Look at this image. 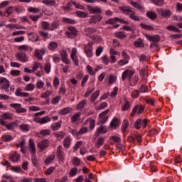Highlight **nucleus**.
<instances>
[{
    "mask_svg": "<svg viewBox=\"0 0 182 182\" xmlns=\"http://www.w3.org/2000/svg\"><path fill=\"white\" fill-rule=\"evenodd\" d=\"M67 29L68 31L65 32V35H67L68 38L73 39L77 36V29L75 28V27L69 26Z\"/></svg>",
    "mask_w": 182,
    "mask_h": 182,
    "instance_id": "f257e3e1",
    "label": "nucleus"
},
{
    "mask_svg": "<svg viewBox=\"0 0 182 182\" xmlns=\"http://www.w3.org/2000/svg\"><path fill=\"white\" fill-rule=\"evenodd\" d=\"M0 124H1V126H4L7 130H14L15 127L18 126V122H10L9 124H6L5 121L2 119V118H0Z\"/></svg>",
    "mask_w": 182,
    "mask_h": 182,
    "instance_id": "f03ea898",
    "label": "nucleus"
},
{
    "mask_svg": "<svg viewBox=\"0 0 182 182\" xmlns=\"http://www.w3.org/2000/svg\"><path fill=\"white\" fill-rule=\"evenodd\" d=\"M10 107H12L13 109H15L16 113L21 114V113H26L27 112L26 108L22 107V105L21 104H16V103L11 104Z\"/></svg>",
    "mask_w": 182,
    "mask_h": 182,
    "instance_id": "7ed1b4c3",
    "label": "nucleus"
},
{
    "mask_svg": "<svg viewBox=\"0 0 182 182\" xmlns=\"http://www.w3.org/2000/svg\"><path fill=\"white\" fill-rule=\"evenodd\" d=\"M142 112H144V107H143V105H136L133 108L131 116L134 117V116H136V113H137V114H141Z\"/></svg>",
    "mask_w": 182,
    "mask_h": 182,
    "instance_id": "20e7f679",
    "label": "nucleus"
},
{
    "mask_svg": "<svg viewBox=\"0 0 182 182\" xmlns=\"http://www.w3.org/2000/svg\"><path fill=\"white\" fill-rule=\"evenodd\" d=\"M15 56L17 60H19L20 62H28V57L26 56V53L22 51L17 53Z\"/></svg>",
    "mask_w": 182,
    "mask_h": 182,
    "instance_id": "39448f33",
    "label": "nucleus"
},
{
    "mask_svg": "<svg viewBox=\"0 0 182 182\" xmlns=\"http://www.w3.org/2000/svg\"><path fill=\"white\" fill-rule=\"evenodd\" d=\"M76 55H77V49L76 48H73L70 55L71 59H73L75 66H79V59Z\"/></svg>",
    "mask_w": 182,
    "mask_h": 182,
    "instance_id": "423d86ee",
    "label": "nucleus"
},
{
    "mask_svg": "<svg viewBox=\"0 0 182 182\" xmlns=\"http://www.w3.org/2000/svg\"><path fill=\"white\" fill-rule=\"evenodd\" d=\"M158 14H159V15L161 16H163L164 18H170L171 16V11H170V10L168 9H160L158 11Z\"/></svg>",
    "mask_w": 182,
    "mask_h": 182,
    "instance_id": "0eeeda50",
    "label": "nucleus"
},
{
    "mask_svg": "<svg viewBox=\"0 0 182 182\" xmlns=\"http://www.w3.org/2000/svg\"><path fill=\"white\" fill-rule=\"evenodd\" d=\"M145 36L150 42H154L155 43H159V41L161 39L159 35L150 36L149 34H145Z\"/></svg>",
    "mask_w": 182,
    "mask_h": 182,
    "instance_id": "6e6552de",
    "label": "nucleus"
},
{
    "mask_svg": "<svg viewBox=\"0 0 182 182\" xmlns=\"http://www.w3.org/2000/svg\"><path fill=\"white\" fill-rule=\"evenodd\" d=\"M62 145H59L57 149V157L59 161H63L65 160V154H63V151H62Z\"/></svg>",
    "mask_w": 182,
    "mask_h": 182,
    "instance_id": "1a4fd4ad",
    "label": "nucleus"
},
{
    "mask_svg": "<svg viewBox=\"0 0 182 182\" xmlns=\"http://www.w3.org/2000/svg\"><path fill=\"white\" fill-rule=\"evenodd\" d=\"M0 85H2V89H9V86H11V83H9V80L5 77H2L0 79Z\"/></svg>",
    "mask_w": 182,
    "mask_h": 182,
    "instance_id": "9d476101",
    "label": "nucleus"
},
{
    "mask_svg": "<svg viewBox=\"0 0 182 182\" xmlns=\"http://www.w3.org/2000/svg\"><path fill=\"white\" fill-rule=\"evenodd\" d=\"M93 47L92 46V44L89 43L87 46L85 48V52L87 53V56L88 58H92L93 56Z\"/></svg>",
    "mask_w": 182,
    "mask_h": 182,
    "instance_id": "9b49d317",
    "label": "nucleus"
},
{
    "mask_svg": "<svg viewBox=\"0 0 182 182\" xmlns=\"http://www.w3.org/2000/svg\"><path fill=\"white\" fill-rule=\"evenodd\" d=\"M45 53H46V50L45 48L35 50V56H36L39 60H42V59H43L42 55H45Z\"/></svg>",
    "mask_w": 182,
    "mask_h": 182,
    "instance_id": "f8f14e48",
    "label": "nucleus"
},
{
    "mask_svg": "<svg viewBox=\"0 0 182 182\" xmlns=\"http://www.w3.org/2000/svg\"><path fill=\"white\" fill-rule=\"evenodd\" d=\"M103 19V16L100 15L92 16L90 18V23H97Z\"/></svg>",
    "mask_w": 182,
    "mask_h": 182,
    "instance_id": "ddd939ff",
    "label": "nucleus"
},
{
    "mask_svg": "<svg viewBox=\"0 0 182 182\" xmlns=\"http://www.w3.org/2000/svg\"><path fill=\"white\" fill-rule=\"evenodd\" d=\"M87 8L90 14H102V9L97 6L93 7L92 6H87Z\"/></svg>",
    "mask_w": 182,
    "mask_h": 182,
    "instance_id": "4468645a",
    "label": "nucleus"
},
{
    "mask_svg": "<svg viewBox=\"0 0 182 182\" xmlns=\"http://www.w3.org/2000/svg\"><path fill=\"white\" fill-rule=\"evenodd\" d=\"M15 95H16V96H18L20 97H29V93L23 92L22 88H21V87H18L16 89Z\"/></svg>",
    "mask_w": 182,
    "mask_h": 182,
    "instance_id": "2eb2a0df",
    "label": "nucleus"
},
{
    "mask_svg": "<svg viewBox=\"0 0 182 182\" xmlns=\"http://www.w3.org/2000/svg\"><path fill=\"white\" fill-rule=\"evenodd\" d=\"M48 146H49V140L48 139L43 140L38 144V147L41 149V151L45 150Z\"/></svg>",
    "mask_w": 182,
    "mask_h": 182,
    "instance_id": "dca6fc26",
    "label": "nucleus"
},
{
    "mask_svg": "<svg viewBox=\"0 0 182 182\" xmlns=\"http://www.w3.org/2000/svg\"><path fill=\"white\" fill-rule=\"evenodd\" d=\"M110 127L112 129H117L120 126V120L117 118H114L109 124Z\"/></svg>",
    "mask_w": 182,
    "mask_h": 182,
    "instance_id": "f3484780",
    "label": "nucleus"
},
{
    "mask_svg": "<svg viewBox=\"0 0 182 182\" xmlns=\"http://www.w3.org/2000/svg\"><path fill=\"white\" fill-rule=\"evenodd\" d=\"M29 151L31 154H35L36 153V147H35V142L33 139H29Z\"/></svg>",
    "mask_w": 182,
    "mask_h": 182,
    "instance_id": "a211bd4d",
    "label": "nucleus"
},
{
    "mask_svg": "<svg viewBox=\"0 0 182 182\" xmlns=\"http://www.w3.org/2000/svg\"><path fill=\"white\" fill-rule=\"evenodd\" d=\"M60 55L63 62H64V63H65L66 65H69V63H70V60H69V58H68V53L63 50L61 51Z\"/></svg>",
    "mask_w": 182,
    "mask_h": 182,
    "instance_id": "6ab92c4d",
    "label": "nucleus"
},
{
    "mask_svg": "<svg viewBox=\"0 0 182 182\" xmlns=\"http://www.w3.org/2000/svg\"><path fill=\"white\" fill-rule=\"evenodd\" d=\"M119 9L123 12V14H125V15H129L132 11V7L127 6H119Z\"/></svg>",
    "mask_w": 182,
    "mask_h": 182,
    "instance_id": "aec40b11",
    "label": "nucleus"
},
{
    "mask_svg": "<svg viewBox=\"0 0 182 182\" xmlns=\"http://www.w3.org/2000/svg\"><path fill=\"white\" fill-rule=\"evenodd\" d=\"M129 17L130 18V19H132V21H136L137 22H139L140 21V18L137 16H136V11L131 10V12H129V14H128Z\"/></svg>",
    "mask_w": 182,
    "mask_h": 182,
    "instance_id": "412c9836",
    "label": "nucleus"
},
{
    "mask_svg": "<svg viewBox=\"0 0 182 182\" xmlns=\"http://www.w3.org/2000/svg\"><path fill=\"white\" fill-rule=\"evenodd\" d=\"M105 133H107V129H106L105 126L101 125L100 127L97 129V131H96L97 136H99L100 134H105Z\"/></svg>",
    "mask_w": 182,
    "mask_h": 182,
    "instance_id": "4be33fe9",
    "label": "nucleus"
},
{
    "mask_svg": "<svg viewBox=\"0 0 182 182\" xmlns=\"http://www.w3.org/2000/svg\"><path fill=\"white\" fill-rule=\"evenodd\" d=\"M62 127V121H58V122H55L51 125V129L53 132H56V130H59Z\"/></svg>",
    "mask_w": 182,
    "mask_h": 182,
    "instance_id": "5701e85b",
    "label": "nucleus"
},
{
    "mask_svg": "<svg viewBox=\"0 0 182 182\" xmlns=\"http://www.w3.org/2000/svg\"><path fill=\"white\" fill-rule=\"evenodd\" d=\"M100 95V90H97L95 91L91 96L90 99V102H91V103H95V100H96V99H97V97H99V95Z\"/></svg>",
    "mask_w": 182,
    "mask_h": 182,
    "instance_id": "b1692460",
    "label": "nucleus"
},
{
    "mask_svg": "<svg viewBox=\"0 0 182 182\" xmlns=\"http://www.w3.org/2000/svg\"><path fill=\"white\" fill-rule=\"evenodd\" d=\"M131 5L134 6V8H136V9H139V11H143L144 9V7L143 6L140 5V2H135V1H131Z\"/></svg>",
    "mask_w": 182,
    "mask_h": 182,
    "instance_id": "393cba45",
    "label": "nucleus"
},
{
    "mask_svg": "<svg viewBox=\"0 0 182 182\" xmlns=\"http://www.w3.org/2000/svg\"><path fill=\"white\" fill-rule=\"evenodd\" d=\"M129 128V120L124 119L122 126V133H126V130Z\"/></svg>",
    "mask_w": 182,
    "mask_h": 182,
    "instance_id": "a878e982",
    "label": "nucleus"
},
{
    "mask_svg": "<svg viewBox=\"0 0 182 182\" xmlns=\"http://www.w3.org/2000/svg\"><path fill=\"white\" fill-rule=\"evenodd\" d=\"M146 16L149 18V19L154 21V19L157 18V14H156L154 11H148L146 13Z\"/></svg>",
    "mask_w": 182,
    "mask_h": 182,
    "instance_id": "bb28decb",
    "label": "nucleus"
},
{
    "mask_svg": "<svg viewBox=\"0 0 182 182\" xmlns=\"http://www.w3.org/2000/svg\"><path fill=\"white\" fill-rule=\"evenodd\" d=\"M53 92L52 91H46V92H43L41 94V97L43 98V99H47V102L48 103H49V99H48V97H49V96H50V95H52Z\"/></svg>",
    "mask_w": 182,
    "mask_h": 182,
    "instance_id": "cd10ccee",
    "label": "nucleus"
},
{
    "mask_svg": "<svg viewBox=\"0 0 182 182\" xmlns=\"http://www.w3.org/2000/svg\"><path fill=\"white\" fill-rule=\"evenodd\" d=\"M140 26H141L143 29H145L146 31H154V27L150 25L141 23H140Z\"/></svg>",
    "mask_w": 182,
    "mask_h": 182,
    "instance_id": "c85d7f7f",
    "label": "nucleus"
},
{
    "mask_svg": "<svg viewBox=\"0 0 182 182\" xmlns=\"http://www.w3.org/2000/svg\"><path fill=\"white\" fill-rule=\"evenodd\" d=\"M45 5H50V6H55L56 5V1L55 0H43L42 1Z\"/></svg>",
    "mask_w": 182,
    "mask_h": 182,
    "instance_id": "c756f323",
    "label": "nucleus"
},
{
    "mask_svg": "<svg viewBox=\"0 0 182 182\" xmlns=\"http://www.w3.org/2000/svg\"><path fill=\"white\" fill-rule=\"evenodd\" d=\"M86 102H87L86 100H83L80 103H78L76 106V109L80 110V109H83V107L86 106Z\"/></svg>",
    "mask_w": 182,
    "mask_h": 182,
    "instance_id": "7c9ffc66",
    "label": "nucleus"
},
{
    "mask_svg": "<svg viewBox=\"0 0 182 182\" xmlns=\"http://www.w3.org/2000/svg\"><path fill=\"white\" fill-rule=\"evenodd\" d=\"M114 36H116V38H118V39H124L126 38V34H124V33L119 31V32H116L114 33Z\"/></svg>",
    "mask_w": 182,
    "mask_h": 182,
    "instance_id": "2f4dec72",
    "label": "nucleus"
},
{
    "mask_svg": "<svg viewBox=\"0 0 182 182\" xmlns=\"http://www.w3.org/2000/svg\"><path fill=\"white\" fill-rule=\"evenodd\" d=\"M166 29H168V31H171L172 32H176L178 33H180V32H181L180 29L177 28V27L173 26H168L166 27Z\"/></svg>",
    "mask_w": 182,
    "mask_h": 182,
    "instance_id": "473e14b6",
    "label": "nucleus"
},
{
    "mask_svg": "<svg viewBox=\"0 0 182 182\" xmlns=\"http://www.w3.org/2000/svg\"><path fill=\"white\" fill-rule=\"evenodd\" d=\"M70 141H71V139L70 137L65 138L63 140L64 147H65L66 149H68L69 146H70Z\"/></svg>",
    "mask_w": 182,
    "mask_h": 182,
    "instance_id": "72a5a7b5",
    "label": "nucleus"
},
{
    "mask_svg": "<svg viewBox=\"0 0 182 182\" xmlns=\"http://www.w3.org/2000/svg\"><path fill=\"white\" fill-rule=\"evenodd\" d=\"M70 112H72V108L70 107L63 108L62 110L60 111V114H62V115L68 114V113H70Z\"/></svg>",
    "mask_w": 182,
    "mask_h": 182,
    "instance_id": "f704fd0d",
    "label": "nucleus"
},
{
    "mask_svg": "<svg viewBox=\"0 0 182 182\" xmlns=\"http://www.w3.org/2000/svg\"><path fill=\"white\" fill-rule=\"evenodd\" d=\"M76 15L79 18H87L88 15L87 13H85L84 11H77Z\"/></svg>",
    "mask_w": 182,
    "mask_h": 182,
    "instance_id": "c9c22d12",
    "label": "nucleus"
},
{
    "mask_svg": "<svg viewBox=\"0 0 182 182\" xmlns=\"http://www.w3.org/2000/svg\"><path fill=\"white\" fill-rule=\"evenodd\" d=\"M19 159H21V156H19V154L15 153L13 154L11 157H10V160H11V161H18V160H19Z\"/></svg>",
    "mask_w": 182,
    "mask_h": 182,
    "instance_id": "e433bc0d",
    "label": "nucleus"
},
{
    "mask_svg": "<svg viewBox=\"0 0 182 182\" xmlns=\"http://www.w3.org/2000/svg\"><path fill=\"white\" fill-rule=\"evenodd\" d=\"M14 9H15V7L14 6L9 7L6 12L4 13V16H9L10 15H12Z\"/></svg>",
    "mask_w": 182,
    "mask_h": 182,
    "instance_id": "4c0bfd02",
    "label": "nucleus"
},
{
    "mask_svg": "<svg viewBox=\"0 0 182 182\" xmlns=\"http://www.w3.org/2000/svg\"><path fill=\"white\" fill-rule=\"evenodd\" d=\"M103 143H105V138L100 137L97 139V143H95V146L99 149V147L103 146Z\"/></svg>",
    "mask_w": 182,
    "mask_h": 182,
    "instance_id": "58836bf2",
    "label": "nucleus"
},
{
    "mask_svg": "<svg viewBox=\"0 0 182 182\" xmlns=\"http://www.w3.org/2000/svg\"><path fill=\"white\" fill-rule=\"evenodd\" d=\"M80 114H82V113L77 112V113L73 115V117L71 118L73 123H75V122H77V120L80 117Z\"/></svg>",
    "mask_w": 182,
    "mask_h": 182,
    "instance_id": "ea45409f",
    "label": "nucleus"
},
{
    "mask_svg": "<svg viewBox=\"0 0 182 182\" xmlns=\"http://www.w3.org/2000/svg\"><path fill=\"white\" fill-rule=\"evenodd\" d=\"M49 122H50V118H49L48 116L40 119V124H45V123H48Z\"/></svg>",
    "mask_w": 182,
    "mask_h": 182,
    "instance_id": "a19ab883",
    "label": "nucleus"
},
{
    "mask_svg": "<svg viewBox=\"0 0 182 182\" xmlns=\"http://www.w3.org/2000/svg\"><path fill=\"white\" fill-rule=\"evenodd\" d=\"M130 86H136L137 85V82H139V77H134V78H131L130 80Z\"/></svg>",
    "mask_w": 182,
    "mask_h": 182,
    "instance_id": "79ce46f5",
    "label": "nucleus"
},
{
    "mask_svg": "<svg viewBox=\"0 0 182 182\" xmlns=\"http://www.w3.org/2000/svg\"><path fill=\"white\" fill-rule=\"evenodd\" d=\"M53 135L57 138L60 137L61 139H63V137L66 136V134L63 132H54Z\"/></svg>",
    "mask_w": 182,
    "mask_h": 182,
    "instance_id": "37998d69",
    "label": "nucleus"
},
{
    "mask_svg": "<svg viewBox=\"0 0 182 182\" xmlns=\"http://www.w3.org/2000/svg\"><path fill=\"white\" fill-rule=\"evenodd\" d=\"M41 26L44 31H48V29H49V26H50V24L47 21H42Z\"/></svg>",
    "mask_w": 182,
    "mask_h": 182,
    "instance_id": "c03bdc74",
    "label": "nucleus"
},
{
    "mask_svg": "<svg viewBox=\"0 0 182 182\" xmlns=\"http://www.w3.org/2000/svg\"><path fill=\"white\" fill-rule=\"evenodd\" d=\"M56 48H58V44L56 43V42H50L48 45V49H50V50H55Z\"/></svg>",
    "mask_w": 182,
    "mask_h": 182,
    "instance_id": "a18cd8bd",
    "label": "nucleus"
},
{
    "mask_svg": "<svg viewBox=\"0 0 182 182\" xmlns=\"http://www.w3.org/2000/svg\"><path fill=\"white\" fill-rule=\"evenodd\" d=\"M19 129L23 130V132H29V125L25 124H21Z\"/></svg>",
    "mask_w": 182,
    "mask_h": 182,
    "instance_id": "49530a36",
    "label": "nucleus"
},
{
    "mask_svg": "<svg viewBox=\"0 0 182 182\" xmlns=\"http://www.w3.org/2000/svg\"><path fill=\"white\" fill-rule=\"evenodd\" d=\"M63 22H65V23H69L70 25H75V23H76V21L75 20L68 18H64Z\"/></svg>",
    "mask_w": 182,
    "mask_h": 182,
    "instance_id": "de8ad7c7",
    "label": "nucleus"
},
{
    "mask_svg": "<svg viewBox=\"0 0 182 182\" xmlns=\"http://www.w3.org/2000/svg\"><path fill=\"white\" fill-rule=\"evenodd\" d=\"M35 89V85L33 84H28L25 87L24 90L27 92H29L31 90H33Z\"/></svg>",
    "mask_w": 182,
    "mask_h": 182,
    "instance_id": "09e8293b",
    "label": "nucleus"
},
{
    "mask_svg": "<svg viewBox=\"0 0 182 182\" xmlns=\"http://www.w3.org/2000/svg\"><path fill=\"white\" fill-rule=\"evenodd\" d=\"M76 174H77V168L74 167V168H71V170L69 172V175L71 177H74V176H76Z\"/></svg>",
    "mask_w": 182,
    "mask_h": 182,
    "instance_id": "8fccbe9b",
    "label": "nucleus"
},
{
    "mask_svg": "<svg viewBox=\"0 0 182 182\" xmlns=\"http://www.w3.org/2000/svg\"><path fill=\"white\" fill-rule=\"evenodd\" d=\"M130 109V102L127 101V100H125V104L122 107L123 112H126V110H129Z\"/></svg>",
    "mask_w": 182,
    "mask_h": 182,
    "instance_id": "3c124183",
    "label": "nucleus"
},
{
    "mask_svg": "<svg viewBox=\"0 0 182 182\" xmlns=\"http://www.w3.org/2000/svg\"><path fill=\"white\" fill-rule=\"evenodd\" d=\"M1 117L6 120H12V115L8 112L4 113Z\"/></svg>",
    "mask_w": 182,
    "mask_h": 182,
    "instance_id": "603ef678",
    "label": "nucleus"
},
{
    "mask_svg": "<svg viewBox=\"0 0 182 182\" xmlns=\"http://www.w3.org/2000/svg\"><path fill=\"white\" fill-rule=\"evenodd\" d=\"M13 137L11 135H5L1 137L2 141H11L12 140Z\"/></svg>",
    "mask_w": 182,
    "mask_h": 182,
    "instance_id": "864d4df0",
    "label": "nucleus"
},
{
    "mask_svg": "<svg viewBox=\"0 0 182 182\" xmlns=\"http://www.w3.org/2000/svg\"><path fill=\"white\" fill-rule=\"evenodd\" d=\"M73 164L76 166H80V159L74 157L73 159Z\"/></svg>",
    "mask_w": 182,
    "mask_h": 182,
    "instance_id": "5fc2aeb1",
    "label": "nucleus"
},
{
    "mask_svg": "<svg viewBox=\"0 0 182 182\" xmlns=\"http://www.w3.org/2000/svg\"><path fill=\"white\" fill-rule=\"evenodd\" d=\"M154 5H158L159 6H161L164 5V0H151Z\"/></svg>",
    "mask_w": 182,
    "mask_h": 182,
    "instance_id": "6e6d98bb",
    "label": "nucleus"
},
{
    "mask_svg": "<svg viewBox=\"0 0 182 182\" xmlns=\"http://www.w3.org/2000/svg\"><path fill=\"white\" fill-rule=\"evenodd\" d=\"M134 45L135 48H144V43L142 41H134Z\"/></svg>",
    "mask_w": 182,
    "mask_h": 182,
    "instance_id": "4d7b16f0",
    "label": "nucleus"
},
{
    "mask_svg": "<svg viewBox=\"0 0 182 182\" xmlns=\"http://www.w3.org/2000/svg\"><path fill=\"white\" fill-rule=\"evenodd\" d=\"M59 28V23L58 21H53L51 24L50 31H55V29H58Z\"/></svg>",
    "mask_w": 182,
    "mask_h": 182,
    "instance_id": "13d9d810",
    "label": "nucleus"
},
{
    "mask_svg": "<svg viewBox=\"0 0 182 182\" xmlns=\"http://www.w3.org/2000/svg\"><path fill=\"white\" fill-rule=\"evenodd\" d=\"M53 160H55V155H51L50 156H48L46 161L45 163L46 164H49L52 163Z\"/></svg>",
    "mask_w": 182,
    "mask_h": 182,
    "instance_id": "bf43d9fd",
    "label": "nucleus"
},
{
    "mask_svg": "<svg viewBox=\"0 0 182 182\" xmlns=\"http://www.w3.org/2000/svg\"><path fill=\"white\" fill-rule=\"evenodd\" d=\"M109 139L110 140H113L114 143H120V141H122V139H120V137L119 136H110Z\"/></svg>",
    "mask_w": 182,
    "mask_h": 182,
    "instance_id": "052dcab7",
    "label": "nucleus"
},
{
    "mask_svg": "<svg viewBox=\"0 0 182 182\" xmlns=\"http://www.w3.org/2000/svg\"><path fill=\"white\" fill-rule=\"evenodd\" d=\"M72 4L75 8H77V9H82V11H85V6L76 3L75 1H73Z\"/></svg>",
    "mask_w": 182,
    "mask_h": 182,
    "instance_id": "680f3d73",
    "label": "nucleus"
},
{
    "mask_svg": "<svg viewBox=\"0 0 182 182\" xmlns=\"http://www.w3.org/2000/svg\"><path fill=\"white\" fill-rule=\"evenodd\" d=\"M44 85L45 82H43V81L39 80L36 82V87H37V89H42Z\"/></svg>",
    "mask_w": 182,
    "mask_h": 182,
    "instance_id": "e2e57ef3",
    "label": "nucleus"
},
{
    "mask_svg": "<svg viewBox=\"0 0 182 182\" xmlns=\"http://www.w3.org/2000/svg\"><path fill=\"white\" fill-rule=\"evenodd\" d=\"M82 141H78L76 142V144H75V146L73 147L75 151H76V150H79V149L82 146Z\"/></svg>",
    "mask_w": 182,
    "mask_h": 182,
    "instance_id": "0e129e2a",
    "label": "nucleus"
},
{
    "mask_svg": "<svg viewBox=\"0 0 182 182\" xmlns=\"http://www.w3.org/2000/svg\"><path fill=\"white\" fill-rule=\"evenodd\" d=\"M180 163H182V156L181 155H177L175 158V164H180Z\"/></svg>",
    "mask_w": 182,
    "mask_h": 182,
    "instance_id": "69168bd1",
    "label": "nucleus"
},
{
    "mask_svg": "<svg viewBox=\"0 0 182 182\" xmlns=\"http://www.w3.org/2000/svg\"><path fill=\"white\" fill-rule=\"evenodd\" d=\"M140 124H141V119H138L134 123V127L137 129H140Z\"/></svg>",
    "mask_w": 182,
    "mask_h": 182,
    "instance_id": "338daca9",
    "label": "nucleus"
},
{
    "mask_svg": "<svg viewBox=\"0 0 182 182\" xmlns=\"http://www.w3.org/2000/svg\"><path fill=\"white\" fill-rule=\"evenodd\" d=\"M85 133H87V127H82L78 132V134L80 136L82 134H85Z\"/></svg>",
    "mask_w": 182,
    "mask_h": 182,
    "instance_id": "774afa93",
    "label": "nucleus"
}]
</instances>
